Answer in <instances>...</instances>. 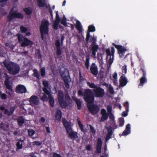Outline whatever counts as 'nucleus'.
Instances as JSON below:
<instances>
[{
  "mask_svg": "<svg viewBox=\"0 0 157 157\" xmlns=\"http://www.w3.org/2000/svg\"><path fill=\"white\" fill-rule=\"evenodd\" d=\"M37 2L39 7H43L46 5L45 0H37Z\"/></svg>",
  "mask_w": 157,
  "mask_h": 157,
  "instance_id": "30",
  "label": "nucleus"
},
{
  "mask_svg": "<svg viewBox=\"0 0 157 157\" xmlns=\"http://www.w3.org/2000/svg\"><path fill=\"white\" fill-rule=\"evenodd\" d=\"M8 1V0H0V3L1 4V6L2 7H3L6 5V3Z\"/></svg>",
  "mask_w": 157,
  "mask_h": 157,
  "instance_id": "46",
  "label": "nucleus"
},
{
  "mask_svg": "<svg viewBox=\"0 0 157 157\" xmlns=\"http://www.w3.org/2000/svg\"><path fill=\"white\" fill-rule=\"evenodd\" d=\"M115 52V49L113 47H111V56L113 59L114 57V54Z\"/></svg>",
  "mask_w": 157,
  "mask_h": 157,
  "instance_id": "59",
  "label": "nucleus"
},
{
  "mask_svg": "<svg viewBox=\"0 0 157 157\" xmlns=\"http://www.w3.org/2000/svg\"><path fill=\"white\" fill-rule=\"evenodd\" d=\"M63 123L65 127L69 137L73 140H77L78 139V133L72 130V128L69 122L65 119H63Z\"/></svg>",
  "mask_w": 157,
  "mask_h": 157,
  "instance_id": "3",
  "label": "nucleus"
},
{
  "mask_svg": "<svg viewBox=\"0 0 157 157\" xmlns=\"http://www.w3.org/2000/svg\"><path fill=\"white\" fill-rule=\"evenodd\" d=\"M109 91L110 94H113L114 93L113 88L111 86H110L109 87Z\"/></svg>",
  "mask_w": 157,
  "mask_h": 157,
  "instance_id": "57",
  "label": "nucleus"
},
{
  "mask_svg": "<svg viewBox=\"0 0 157 157\" xmlns=\"http://www.w3.org/2000/svg\"><path fill=\"white\" fill-rule=\"evenodd\" d=\"M102 142L101 138H98L97 140V143L96 146V151L98 153L101 152Z\"/></svg>",
  "mask_w": 157,
  "mask_h": 157,
  "instance_id": "21",
  "label": "nucleus"
},
{
  "mask_svg": "<svg viewBox=\"0 0 157 157\" xmlns=\"http://www.w3.org/2000/svg\"><path fill=\"white\" fill-rule=\"evenodd\" d=\"M106 128L107 129V133L112 135V133L113 132L112 127L109 126V128L107 127Z\"/></svg>",
  "mask_w": 157,
  "mask_h": 157,
  "instance_id": "45",
  "label": "nucleus"
},
{
  "mask_svg": "<svg viewBox=\"0 0 157 157\" xmlns=\"http://www.w3.org/2000/svg\"><path fill=\"white\" fill-rule=\"evenodd\" d=\"M24 140H22L21 139L18 140V142L16 144V146L17 148L19 149H21L22 148V142H23Z\"/></svg>",
  "mask_w": 157,
  "mask_h": 157,
  "instance_id": "34",
  "label": "nucleus"
},
{
  "mask_svg": "<svg viewBox=\"0 0 157 157\" xmlns=\"http://www.w3.org/2000/svg\"><path fill=\"white\" fill-rule=\"evenodd\" d=\"M140 70H141L143 72V76L142 77H146V71L143 68H141Z\"/></svg>",
  "mask_w": 157,
  "mask_h": 157,
  "instance_id": "61",
  "label": "nucleus"
},
{
  "mask_svg": "<svg viewBox=\"0 0 157 157\" xmlns=\"http://www.w3.org/2000/svg\"><path fill=\"white\" fill-rule=\"evenodd\" d=\"M122 73L123 75H124L127 72V67L126 66H124L122 67Z\"/></svg>",
  "mask_w": 157,
  "mask_h": 157,
  "instance_id": "47",
  "label": "nucleus"
},
{
  "mask_svg": "<svg viewBox=\"0 0 157 157\" xmlns=\"http://www.w3.org/2000/svg\"><path fill=\"white\" fill-rule=\"evenodd\" d=\"M0 109L2 111L5 110L4 114L8 116H10L11 115V113L7 109H5L4 106L1 105L0 107Z\"/></svg>",
  "mask_w": 157,
  "mask_h": 157,
  "instance_id": "33",
  "label": "nucleus"
},
{
  "mask_svg": "<svg viewBox=\"0 0 157 157\" xmlns=\"http://www.w3.org/2000/svg\"><path fill=\"white\" fill-rule=\"evenodd\" d=\"M45 68L44 67H43L41 68L40 71L41 75L42 77H44L45 75Z\"/></svg>",
  "mask_w": 157,
  "mask_h": 157,
  "instance_id": "43",
  "label": "nucleus"
},
{
  "mask_svg": "<svg viewBox=\"0 0 157 157\" xmlns=\"http://www.w3.org/2000/svg\"><path fill=\"white\" fill-rule=\"evenodd\" d=\"M109 116L110 120H114V117L112 113L108 114V116Z\"/></svg>",
  "mask_w": 157,
  "mask_h": 157,
  "instance_id": "58",
  "label": "nucleus"
},
{
  "mask_svg": "<svg viewBox=\"0 0 157 157\" xmlns=\"http://www.w3.org/2000/svg\"><path fill=\"white\" fill-rule=\"evenodd\" d=\"M94 41L95 42V43H96V39H95L94 37H92L90 36L88 42H92Z\"/></svg>",
  "mask_w": 157,
  "mask_h": 157,
  "instance_id": "54",
  "label": "nucleus"
},
{
  "mask_svg": "<svg viewBox=\"0 0 157 157\" xmlns=\"http://www.w3.org/2000/svg\"><path fill=\"white\" fill-rule=\"evenodd\" d=\"M86 59L85 62V65L86 69H88L89 68L90 65V57L89 55H87L86 56Z\"/></svg>",
  "mask_w": 157,
  "mask_h": 157,
  "instance_id": "32",
  "label": "nucleus"
},
{
  "mask_svg": "<svg viewBox=\"0 0 157 157\" xmlns=\"http://www.w3.org/2000/svg\"><path fill=\"white\" fill-rule=\"evenodd\" d=\"M46 94H44V95L41 98V100L43 101H47L48 100L47 96Z\"/></svg>",
  "mask_w": 157,
  "mask_h": 157,
  "instance_id": "50",
  "label": "nucleus"
},
{
  "mask_svg": "<svg viewBox=\"0 0 157 157\" xmlns=\"http://www.w3.org/2000/svg\"><path fill=\"white\" fill-rule=\"evenodd\" d=\"M78 123L81 131L83 132H85V131L84 129V126L81 123L80 120H78Z\"/></svg>",
  "mask_w": 157,
  "mask_h": 157,
  "instance_id": "37",
  "label": "nucleus"
},
{
  "mask_svg": "<svg viewBox=\"0 0 157 157\" xmlns=\"http://www.w3.org/2000/svg\"><path fill=\"white\" fill-rule=\"evenodd\" d=\"M53 157H61V155L57 153H54L53 155Z\"/></svg>",
  "mask_w": 157,
  "mask_h": 157,
  "instance_id": "62",
  "label": "nucleus"
},
{
  "mask_svg": "<svg viewBox=\"0 0 157 157\" xmlns=\"http://www.w3.org/2000/svg\"><path fill=\"white\" fill-rule=\"evenodd\" d=\"M17 122L19 126H22L25 122V119L23 117L20 116L17 120Z\"/></svg>",
  "mask_w": 157,
  "mask_h": 157,
  "instance_id": "28",
  "label": "nucleus"
},
{
  "mask_svg": "<svg viewBox=\"0 0 157 157\" xmlns=\"http://www.w3.org/2000/svg\"><path fill=\"white\" fill-rule=\"evenodd\" d=\"M42 143L38 141H35L33 142V145L36 146H40L41 145Z\"/></svg>",
  "mask_w": 157,
  "mask_h": 157,
  "instance_id": "56",
  "label": "nucleus"
},
{
  "mask_svg": "<svg viewBox=\"0 0 157 157\" xmlns=\"http://www.w3.org/2000/svg\"><path fill=\"white\" fill-rule=\"evenodd\" d=\"M3 63L4 66L11 74L15 75L19 73L20 67L17 63L12 62H9L8 63L5 62Z\"/></svg>",
  "mask_w": 157,
  "mask_h": 157,
  "instance_id": "4",
  "label": "nucleus"
},
{
  "mask_svg": "<svg viewBox=\"0 0 157 157\" xmlns=\"http://www.w3.org/2000/svg\"><path fill=\"white\" fill-rule=\"evenodd\" d=\"M47 95H48L50 105L52 107H53L54 103V99L53 98L52 95L50 94V93Z\"/></svg>",
  "mask_w": 157,
  "mask_h": 157,
  "instance_id": "27",
  "label": "nucleus"
},
{
  "mask_svg": "<svg viewBox=\"0 0 157 157\" xmlns=\"http://www.w3.org/2000/svg\"><path fill=\"white\" fill-rule=\"evenodd\" d=\"M10 77L8 75H6V76L5 77V85L7 89L11 91H13V87L10 85Z\"/></svg>",
  "mask_w": 157,
  "mask_h": 157,
  "instance_id": "16",
  "label": "nucleus"
},
{
  "mask_svg": "<svg viewBox=\"0 0 157 157\" xmlns=\"http://www.w3.org/2000/svg\"><path fill=\"white\" fill-rule=\"evenodd\" d=\"M91 146L90 145H88L86 147V149L87 151H90L91 150Z\"/></svg>",
  "mask_w": 157,
  "mask_h": 157,
  "instance_id": "64",
  "label": "nucleus"
},
{
  "mask_svg": "<svg viewBox=\"0 0 157 157\" xmlns=\"http://www.w3.org/2000/svg\"><path fill=\"white\" fill-rule=\"evenodd\" d=\"M62 117V112L60 110H57L55 115V118L56 120L59 121Z\"/></svg>",
  "mask_w": 157,
  "mask_h": 157,
  "instance_id": "29",
  "label": "nucleus"
},
{
  "mask_svg": "<svg viewBox=\"0 0 157 157\" xmlns=\"http://www.w3.org/2000/svg\"><path fill=\"white\" fill-rule=\"evenodd\" d=\"M90 130L91 132L93 134H95L96 133V130L94 128L90 125Z\"/></svg>",
  "mask_w": 157,
  "mask_h": 157,
  "instance_id": "55",
  "label": "nucleus"
},
{
  "mask_svg": "<svg viewBox=\"0 0 157 157\" xmlns=\"http://www.w3.org/2000/svg\"><path fill=\"white\" fill-rule=\"evenodd\" d=\"M76 28L79 31V33H81L82 31V26L80 22L78 20L76 21Z\"/></svg>",
  "mask_w": 157,
  "mask_h": 157,
  "instance_id": "31",
  "label": "nucleus"
},
{
  "mask_svg": "<svg viewBox=\"0 0 157 157\" xmlns=\"http://www.w3.org/2000/svg\"><path fill=\"white\" fill-rule=\"evenodd\" d=\"M147 79L146 77H142L140 79V82L138 86H143L144 83L146 82Z\"/></svg>",
  "mask_w": 157,
  "mask_h": 157,
  "instance_id": "36",
  "label": "nucleus"
},
{
  "mask_svg": "<svg viewBox=\"0 0 157 157\" xmlns=\"http://www.w3.org/2000/svg\"><path fill=\"white\" fill-rule=\"evenodd\" d=\"M127 111L126 112L125 111H123L122 113V116L124 117H125L127 116L128 115V113Z\"/></svg>",
  "mask_w": 157,
  "mask_h": 157,
  "instance_id": "63",
  "label": "nucleus"
},
{
  "mask_svg": "<svg viewBox=\"0 0 157 157\" xmlns=\"http://www.w3.org/2000/svg\"><path fill=\"white\" fill-rule=\"evenodd\" d=\"M87 84L88 86L90 88H93L94 89H96V88L97 87L94 83H90V82H87Z\"/></svg>",
  "mask_w": 157,
  "mask_h": 157,
  "instance_id": "40",
  "label": "nucleus"
},
{
  "mask_svg": "<svg viewBox=\"0 0 157 157\" xmlns=\"http://www.w3.org/2000/svg\"><path fill=\"white\" fill-rule=\"evenodd\" d=\"M59 73L66 87L68 89L69 88L70 83L71 81V79L69 75L68 70L65 68L60 69Z\"/></svg>",
  "mask_w": 157,
  "mask_h": 157,
  "instance_id": "5",
  "label": "nucleus"
},
{
  "mask_svg": "<svg viewBox=\"0 0 157 157\" xmlns=\"http://www.w3.org/2000/svg\"><path fill=\"white\" fill-rule=\"evenodd\" d=\"M0 98L2 100H6L7 98V95L5 93H2L0 91Z\"/></svg>",
  "mask_w": 157,
  "mask_h": 157,
  "instance_id": "41",
  "label": "nucleus"
},
{
  "mask_svg": "<svg viewBox=\"0 0 157 157\" xmlns=\"http://www.w3.org/2000/svg\"><path fill=\"white\" fill-rule=\"evenodd\" d=\"M35 133V132L32 129L28 130V134L30 136H32Z\"/></svg>",
  "mask_w": 157,
  "mask_h": 157,
  "instance_id": "49",
  "label": "nucleus"
},
{
  "mask_svg": "<svg viewBox=\"0 0 157 157\" xmlns=\"http://www.w3.org/2000/svg\"><path fill=\"white\" fill-rule=\"evenodd\" d=\"M20 29L22 33H25L27 32L28 30V29L23 26H21L20 27Z\"/></svg>",
  "mask_w": 157,
  "mask_h": 157,
  "instance_id": "48",
  "label": "nucleus"
},
{
  "mask_svg": "<svg viewBox=\"0 0 157 157\" xmlns=\"http://www.w3.org/2000/svg\"><path fill=\"white\" fill-rule=\"evenodd\" d=\"M107 56L106 57V60L109 64L111 65L113 62V59L111 56V53L109 48L106 49L105 51Z\"/></svg>",
  "mask_w": 157,
  "mask_h": 157,
  "instance_id": "12",
  "label": "nucleus"
},
{
  "mask_svg": "<svg viewBox=\"0 0 157 157\" xmlns=\"http://www.w3.org/2000/svg\"><path fill=\"white\" fill-rule=\"evenodd\" d=\"M16 36L17 37L18 42L21 44V46L22 47L31 46L33 44V42L32 41L24 37L21 34L17 33L16 34Z\"/></svg>",
  "mask_w": 157,
  "mask_h": 157,
  "instance_id": "6",
  "label": "nucleus"
},
{
  "mask_svg": "<svg viewBox=\"0 0 157 157\" xmlns=\"http://www.w3.org/2000/svg\"><path fill=\"white\" fill-rule=\"evenodd\" d=\"M93 91L96 97H102L104 96L105 94L104 89L100 86H98L96 89H94Z\"/></svg>",
  "mask_w": 157,
  "mask_h": 157,
  "instance_id": "11",
  "label": "nucleus"
},
{
  "mask_svg": "<svg viewBox=\"0 0 157 157\" xmlns=\"http://www.w3.org/2000/svg\"><path fill=\"white\" fill-rule=\"evenodd\" d=\"M58 100L60 107L65 109L68 107H71L72 103V100L67 94L64 96L63 91L59 90L58 92Z\"/></svg>",
  "mask_w": 157,
  "mask_h": 157,
  "instance_id": "1",
  "label": "nucleus"
},
{
  "mask_svg": "<svg viewBox=\"0 0 157 157\" xmlns=\"http://www.w3.org/2000/svg\"><path fill=\"white\" fill-rule=\"evenodd\" d=\"M101 113L102 115L100 120L101 122H103L108 119V114L107 113L105 109L104 108L101 109Z\"/></svg>",
  "mask_w": 157,
  "mask_h": 157,
  "instance_id": "18",
  "label": "nucleus"
},
{
  "mask_svg": "<svg viewBox=\"0 0 157 157\" xmlns=\"http://www.w3.org/2000/svg\"><path fill=\"white\" fill-rule=\"evenodd\" d=\"M130 124H128L126 127L125 130L123 132L122 135L124 136H126L130 133Z\"/></svg>",
  "mask_w": 157,
  "mask_h": 157,
  "instance_id": "26",
  "label": "nucleus"
},
{
  "mask_svg": "<svg viewBox=\"0 0 157 157\" xmlns=\"http://www.w3.org/2000/svg\"><path fill=\"white\" fill-rule=\"evenodd\" d=\"M55 45L56 49V54L57 56H59L62 54V53L61 49L60 43L59 40H56L55 41Z\"/></svg>",
  "mask_w": 157,
  "mask_h": 157,
  "instance_id": "19",
  "label": "nucleus"
},
{
  "mask_svg": "<svg viewBox=\"0 0 157 157\" xmlns=\"http://www.w3.org/2000/svg\"><path fill=\"white\" fill-rule=\"evenodd\" d=\"M107 110L108 114L112 113V107L111 105H108L107 107Z\"/></svg>",
  "mask_w": 157,
  "mask_h": 157,
  "instance_id": "44",
  "label": "nucleus"
},
{
  "mask_svg": "<svg viewBox=\"0 0 157 157\" xmlns=\"http://www.w3.org/2000/svg\"><path fill=\"white\" fill-rule=\"evenodd\" d=\"M36 53L38 55V57L39 59H41L42 58V56L40 53V49H38L36 50Z\"/></svg>",
  "mask_w": 157,
  "mask_h": 157,
  "instance_id": "51",
  "label": "nucleus"
},
{
  "mask_svg": "<svg viewBox=\"0 0 157 157\" xmlns=\"http://www.w3.org/2000/svg\"><path fill=\"white\" fill-rule=\"evenodd\" d=\"M94 100L92 103H87V107L89 112L91 114L94 115L97 114L99 110V107L96 105L93 104Z\"/></svg>",
  "mask_w": 157,
  "mask_h": 157,
  "instance_id": "9",
  "label": "nucleus"
},
{
  "mask_svg": "<svg viewBox=\"0 0 157 157\" xmlns=\"http://www.w3.org/2000/svg\"><path fill=\"white\" fill-rule=\"evenodd\" d=\"M124 106L125 107L126 111L127 112H128L129 103L128 102L126 101L124 104Z\"/></svg>",
  "mask_w": 157,
  "mask_h": 157,
  "instance_id": "52",
  "label": "nucleus"
},
{
  "mask_svg": "<svg viewBox=\"0 0 157 157\" xmlns=\"http://www.w3.org/2000/svg\"><path fill=\"white\" fill-rule=\"evenodd\" d=\"M66 21V18H65V16H63L62 19L61 21V23L65 27L67 26Z\"/></svg>",
  "mask_w": 157,
  "mask_h": 157,
  "instance_id": "38",
  "label": "nucleus"
},
{
  "mask_svg": "<svg viewBox=\"0 0 157 157\" xmlns=\"http://www.w3.org/2000/svg\"><path fill=\"white\" fill-rule=\"evenodd\" d=\"M10 112L11 113L10 114L12 115L13 113V112L15 110V108L14 107L11 106L10 107Z\"/></svg>",
  "mask_w": 157,
  "mask_h": 157,
  "instance_id": "60",
  "label": "nucleus"
},
{
  "mask_svg": "<svg viewBox=\"0 0 157 157\" xmlns=\"http://www.w3.org/2000/svg\"><path fill=\"white\" fill-rule=\"evenodd\" d=\"M112 45L114 46L118 50V53L119 54L120 58H121L124 56L123 54L127 50V49L124 46L120 45H117L114 43H112Z\"/></svg>",
  "mask_w": 157,
  "mask_h": 157,
  "instance_id": "10",
  "label": "nucleus"
},
{
  "mask_svg": "<svg viewBox=\"0 0 157 157\" xmlns=\"http://www.w3.org/2000/svg\"><path fill=\"white\" fill-rule=\"evenodd\" d=\"M24 10L27 15H30L32 14L33 10L30 7L25 8L24 9Z\"/></svg>",
  "mask_w": 157,
  "mask_h": 157,
  "instance_id": "35",
  "label": "nucleus"
},
{
  "mask_svg": "<svg viewBox=\"0 0 157 157\" xmlns=\"http://www.w3.org/2000/svg\"><path fill=\"white\" fill-rule=\"evenodd\" d=\"M95 31V27L93 25H90L88 26V31L86 35V42H88L89 39L90 37V32H94Z\"/></svg>",
  "mask_w": 157,
  "mask_h": 157,
  "instance_id": "20",
  "label": "nucleus"
},
{
  "mask_svg": "<svg viewBox=\"0 0 157 157\" xmlns=\"http://www.w3.org/2000/svg\"><path fill=\"white\" fill-rule=\"evenodd\" d=\"M49 23L48 20H46L42 22L41 25H40V32L41 37L42 40H44V35L48 34L49 31L48 26Z\"/></svg>",
  "mask_w": 157,
  "mask_h": 157,
  "instance_id": "8",
  "label": "nucleus"
},
{
  "mask_svg": "<svg viewBox=\"0 0 157 157\" xmlns=\"http://www.w3.org/2000/svg\"><path fill=\"white\" fill-rule=\"evenodd\" d=\"M16 91L18 93H25L27 92V89L24 86L20 84L16 86Z\"/></svg>",
  "mask_w": 157,
  "mask_h": 157,
  "instance_id": "13",
  "label": "nucleus"
},
{
  "mask_svg": "<svg viewBox=\"0 0 157 157\" xmlns=\"http://www.w3.org/2000/svg\"><path fill=\"white\" fill-rule=\"evenodd\" d=\"M29 101L30 103L35 105H38L39 102L38 97L35 95H33L30 97Z\"/></svg>",
  "mask_w": 157,
  "mask_h": 157,
  "instance_id": "22",
  "label": "nucleus"
},
{
  "mask_svg": "<svg viewBox=\"0 0 157 157\" xmlns=\"http://www.w3.org/2000/svg\"><path fill=\"white\" fill-rule=\"evenodd\" d=\"M14 7H13L10 10L7 18L8 22L11 21L15 18L23 19L24 18L23 15L21 13L17 12V10H14Z\"/></svg>",
  "mask_w": 157,
  "mask_h": 157,
  "instance_id": "7",
  "label": "nucleus"
},
{
  "mask_svg": "<svg viewBox=\"0 0 157 157\" xmlns=\"http://www.w3.org/2000/svg\"><path fill=\"white\" fill-rule=\"evenodd\" d=\"M60 22V19L58 11L56 12V19L53 25V28L56 30L58 29V25Z\"/></svg>",
  "mask_w": 157,
  "mask_h": 157,
  "instance_id": "14",
  "label": "nucleus"
},
{
  "mask_svg": "<svg viewBox=\"0 0 157 157\" xmlns=\"http://www.w3.org/2000/svg\"><path fill=\"white\" fill-rule=\"evenodd\" d=\"M43 84L44 86L42 89L43 90L44 92V93L47 94H49V91L48 90L49 87L48 82L47 81H44L43 82Z\"/></svg>",
  "mask_w": 157,
  "mask_h": 157,
  "instance_id": "24",
  "label": "nucleus"
},
{
  "mask_svg": "<svg viewBox=\"0 0 157 157\" xmlns=\"http://www.w3.org/2000/svg\"><path fill=\"white\" fill-rule=\"evenodd\" d=\"M94 41L92 43L91 45V50L92 52V55L93 57H95L96 56V52H97L99 48L98 45L96 44Z\"/></svg>",
  "mask_w": 157,
  "mask_h": 157,
  "instance_id": "17",
  "label": "nucleus"
},
{
  "mask_svg": "<svg viewBox=\"0 0 157 157\" xmlns=\"http://www.w3.org/2000/svg\"><path fill=\"white\" fill-rule=\"evenodd\" d=\"M120 82L121 86H125L128 82V81L126 78L124 76L122 75L120 77Z\"/></svg>",
  "mask_w": 157,
  "mask_h": 157,
  "instance_id": "25",
  "label": "nucleus"
},
{
  "mask_svg": "<svg viewBox=\"0 0 157 157\" xmlns=\"http://www.w3.org/2000/svg\"><path fill=\"white\" fill-rule=\"evenodd\" d=\"M34 76L35 77L37 78L38 79H40V75L38 73V72L37 70H34Z\"/></svg>",
  "mask_w": 157,
  "mask_h": 157,
  "instance_id": "42",
  "label": "nucleus"
},
{
  "mask_svg": "<svg viewBox=\"0 0 157 157\" xmlns=\"http://www.w3.org/2000/svg\"><path fill=\"white\" fill-rule=\"evenodd\" d=\"M119 126L120 127L123 126L124 123V118L123 117L120 118L119 120Z\"/></svg>",
  "mask_w": 157,
  "mask_h": 157,
  "instance_id": "39",
  "label": "nucleus"
},
{
  "mask_svg": "<svg viewBox=\"0 0 157 157\" xmlns=\"http://www.w3.org/2000/svg\"><path fill=\"white\" fill-rule=\"evenodd\" d=\"M72 98L77 105L78 109L80 110L82 108L81 101L79 99H78L76 97L74 96L72 97Z\"/></svg>",
  "mask_w": 157,
  "mask_h": 157,
  "instance_id": "23",
  "label": "nucleus"
},
{
  "mask_svg": "<svg viewBox=\"0 0 157 157\" xmlns=\"http://www.w3.org/2000/svg\"><path fill=\"white\" fill-rule=\"evenodd\" d=\"M78 93L79 95L83 96L85 101L87 103H92L94 99V96L92 90L90 89H86L82 92L81 90L78 91Z\"/></svg>",
  "mask_w": 157,
  "mask_h": 157,
  "instance_id": "2",
  "label": "nucleus"
},
{
  "mask_svg": "<svg viewBox=\"0 0 157 157\" xmlns=\"http://www.w3.org/2000/svg\"><path fill=\"white\" fill-rule=\"evenodd\" d=\"M112 135L107 133L106 135L105 140L106 141H107L111 137Z\"/></svg>",
  "mask_w": 157,
  "mask_h": 157,
  "instance_id": "53",
  "label": "nucleus"
},
{
  "mask_svg": "<svg viewBox=\"0 0 157 157\" xmlns=\"http://www.w3.org/2000/svg\"><path fill=\"white\" fill-rule=\"evenodd\" d=\"M90 71L91 73L94 76H97L98 73V68L97 66L94 63H93L91 64L90 67Z\"/></svg>",
  "mask_w": 157,
  "mask_h": 157,
  "instance_id": "15",
  "label": "nucleus"
}]
</instances>
